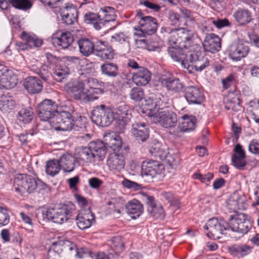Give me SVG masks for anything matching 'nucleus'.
<instances>
[{
    "mask_svg": "<svg viewBox=\"0 0 259 259\" xmlns=\"http://www.w3.org/2000/svg\"><path fill=\"white\" fill-rule=\"evenodd\" d=\"M167 31L169 35V41L178 47L168 48L169 55L189 70L190 67V65L188 64L189 52L200 48L195 34L191 30L182 27L172 30L168 28Z\"/></svg>",
    "mask_w": 259,
    "mask_h": 259,
    "instance_id": "nucleus-1",
    "label": "nucleus"
},
{
    "mask_svg": "<svg viewBox=\"0 0 259 259\" xmlns=\"http://www.w3.org/2000/svg\"><path fill=\"white\" fill-rule=\"evenodd\" d=\"M106 154L103 142L98 140L90 142L87 147L78 148L75 154V159L81 164H88L103 160Z\"/></svg>",
    "mask_w": 259,
    "mask_h": 259,
    "instance_id": "nucleus-2",
    "label": "nucleus"
},
{
    "mask_svg": "<svg viewBox=\"0 0 259 259\" xmlns=\"http://www.w3.org/2000/svg\"><path fill=\"white\" fill-rule=\"evenodd\" d=\"M75 210V205L69 202L60 204L55 208L51 207L43 210L41 212V215L44 220H47L62 224L71 219Z\"/></svg>",
    "mask_w": 259,
    "mask_h": 259,
    "instance_id": "nucleus-3",
    "label": "nucleus"
},
{
    "mask_svg": "<svg viewBox=\"0 0 259 259\" xmlns=\"http://www.w3.org/2000/svg\"><path fill=\"white\" fill-rule=\"evenodd\" d=\"M39 183L34 177L27 174H18L14 178L13 187L15 191L21 196L33 193Z\"/></svg>",
    "mask_w": 259,
    "mask_h": 259,
    "instance_id": "nucleus-4",
    "label": "nucleus"
},
{
    "mask_svg": "<svg viewBox=\"0 0 259 259\" xmlns=\"http://www.w3.org/2000/svg\"><path fill=\"white\" fill-rule=\"evenodd\" d=\"M114 119V112L109 106L105 104L97 105L92 112V121L100 126H107Z\"/></svg>",
    "mask_w": 259,
    "mask_h": 259,
    "instance_id": "nucleus-5",
    "label": "nucleus"
},
{
    "mask_svg": "<svg viewBox=\"0 0 259 259\" xmlns=\"http://www.w3.org/2000/svg\"><path fill=\"white\" fill-rule=\"evenodd\" d=\"M163 165L156 160L144 161L142 166L141 175L145 181L150 182L160 179L163 173Z\"/></svg>",
    "mask_w": 259,
    "mask_h": 259,
    "instance_id": "nucleus-6",
    "label": "nucleus"
},
{
    "mask_svg": "<svg viewBox=\"0 0 259 259\" xmlns=\"http://www.w3.org/2000/svg\"><path fill=\"white\" fill-rule=\"evenodd\" d=\"M58 105L54 101L50 99L44 100L37 107L38 116L44 121H48L52 125V119L56 117Z\"/></svg>",
    "mask_w": 259,
    "mask_h": 259,
    "instance_id": "nucleus-7",
    "label": "nucleus"
},
{
    "mask_svg": "<svg viewBox=\"0 0 259 259\" xmlns=\"http://www.w3.org/2000/svg\"><path fill=\"white\" fill-rule=\"evenodd\" d=\"M204 228L207 231L206 234L208 238L216 240L221 238L223 231L229 229V226L224 220L213 218L207 221Z\"/></svg>",
    "mask_w": 259,
    "mask_h": 259,
    "instance_id": "nucleus-8",
    "label": "nucleus"
},
{
    "mask_svg": "<svg viewBox=\"0 0 259 259\" xmlns=\"http://www.w3.org/2000/svg\"><path fill=\"white\" fill-rule=\"evenodd\" d=\"M65 91L69 96L77 101L83 102L85 99L84 83L79 80H72L64 85Z\"/></svg>",
    "mask_w": 259,
    "mask_h": 259,
    "instance_id": "nucleus-9",
    "label": "nucleus"
},
{
    "mask_svg": "<svg viewBox=\"0 0 259 259\" xmlns=\"http://www.w3.org/2000/svg\"><path fill=\"white\" fill-rule=\"evenodd\" d=\"M229 229L233 231L246 234L251 227V223L249 220L245 218L244 215L240 214L236 217L231 215L228 220Z\"/></svg>",
    "mask_w": 259,
    "mask_h": 259,
    "instance_id": "nucleus-10",
    "label": "nucleus"
},
{
    "mask_svg": "<svg viewBox=\"0 0 259 259\" xmlns=\"http://www.w3.org/2000/svg\"><path fill=\"white\" fill-rule=\"evenodd\" d=\"M139 24L141 27L135 34L140 36H146L154 34L157 28V21L155 18L151 16H146L140 20Z\"/></svg>",
    "mask_w": 259,
    "mask_h": 259,
    "instance_id": "nucleus-11",
    "label": "nucleus"
},
{
    "mask_svg": "<svg viewBox=\"0 0 259 259\" xmlns=\"http://www.w3.org/2000/svg\"><path fill=\"white\" fill-rule=\"evenodd\" d=\"M52 40L55 46L66 49L72 44L74 38L70 32L59 30L53 34Z\"/></svg>",
    "mask_w": 259,
    "mask_h": 259,
    "instance_id": "nucleus-12",
    "label": "nucleus"
},
{
    "mask_svg": "<svg viewBox=\"0 0 259 259\" xmlns=\"http://www.w3.org/2000/svg\"><path fill=\"white\" fill-rule=\"evenodd\" d=\"M188 64L194 63V67L197 71H201L209 65V60L204 56V54L200 51L189 52Z\"/></svg>",
    "mask_w": 259,
    "mask_h": 259,
    "instance_id": "nucleus-13",
    "label": "nucleus"
},
{
    "mask_svg": "<svg viewBox=\"0 0 259 259\" xmlns=\"http://www.w3.org/2000/svg\"><path fill=\"white\" fill-rule=\"evenodd\" d=\"M115 119L119 121V125H121L119 131L120 133H123L125 125L130 121L132 114L128 106L124 104L118 105L115 109Z\"/></svg>",
    "mask_w": 259,
    "mask_h": 259,
    "instance_id": "nucleus-14",
    "label": "nucleus"
},
{
    "mask_svg": "<svg viewBox=\"0 0 259 259\" xmlns=\"http://www.w3.org/2000/svg\"><path fill=\"white\" fill-rule=\"evenodd\" d=\"M249 52V47L245 43L239 40L230 46L229 56L233 60L238 61L245 57Z\"/></svg>",
    "mask_w": 259,
    "mask_h": 259,
    "instance_id": "nucleus-15",
    "label": "nucleus"
},
{
    "mask_svg": "<svg viewBox=\"0 0 259 259\" xmlns=\"http://www.w3.org/2000/svg\"><path fill=\"white\" fill-rule=\"evenodd\" d=\"M157 118L158 122L162 127L167 128L174 127L178 121L176 114L168 109L159 111Z\"/></svg>",
    "mask_w": 259,
    "mask_h": 259,
    "instance_id": "nucleus-16",
    "label": "nucleus"
},
{
    "mask_svg": "<svg viewBox=\"0 0 259 259\" xmlns=\"http://www.w3.org/2000/svg\"><path fill=\"white\" fill-rule=\"evenodd\" d=\"M74 117L70 116H56L52 119L51 126L57 131H68L72 130Z\"/></svg>",
    "mask_w": 259,
    "mask_h": 259,
    "instance_id": "nucleus-17",
    "label": "nucleus"
},
{
    "mask_svg": "<svg viewBox=\"0 0 259 259\" xmlns=\"http://www.w3.org/2000/svg\"><path fill=\"white\" fill-rule=\"evenodd\" d=\"M125 164L123 154L114 152L110 154L107 160L109 169L114 172H119L124 169Z\"/></svg>",
    "mask_w": 259,
    "mask_h": 259,
    "instance_id": "nucleus-18",
    "label": "nucleus"
},
{
    "mask_svg": "<svg viewBox=\"0 0 259 259\" xmlns=\"http://www.w3.org/2000/svg\"><path fill=\"white\" fill-rule=\"evenodd\" d=\"M95 219V215L90 209H84L75 217V222L77 227L83 230L90 227Z\"/></svg>",
    "mask_w": 259,
    "mask_h": 259,
    "instance_id": "nucleus-19",
    "label": "nucleus"
},
{
    "mask_svg": "<svg viewBox=\"0 0 259 259\" xmlns=\"http://www.w3.org/2000/svg\"><path fill=\"white\" fill-rule=\"evenodd\" d=\"M159 81L168 91L174 93L181 92L184 87L183 83L179 78L172 76H162L159 78Z\"/></svg>",
    "mask_w": 259,
    "mask_h": 259,
    "instance_id": "nucleus-20",
    "label": "nucleus"
},
{
    "mask_svg": "<svg viewBox=\"0 0 259 259\" xmlns=\"http://www.w3.org/2000/svg\"><path fill=\"white\" fill-rule=\"evenodd\" d=\"M185 98L189 104H200L204 100V96L198 88L188 86L184 90Z\"/></svg>",
    "mask_w": 259,
    "mask_h": 259,
    "instance_id": "nucleus-21",
    "label": "nucleus"
},
{
    "mask_svg": "<svg viewBox=\"0 0 259 259\" xmlns=\"http://www.w3.org/2000/svg\"><path fill=\"white\" fill-rule=\"evenodd\" d=\"M144 200L148 206L147 210L151 217L156 219H163L165 217V213L161 205L155 204L154 198L153 196L145 195Z\"/></svg>",
    "mask_w": 259,
    "mask_h": 259,
    "instance_id": "nucleus-22",
    "label": "nucleus"
},
{
    "mask_svg": "<svg viewBox=\"0 0 259 259\" xmlns=\"http://www.w3.org/2000/svg\"><path fill=\"white\" fill-rule=\"evenodd\" d=\"M96 52L95 55L101 60H112L114 58V50L108 43L105 41H98L96 42Z\"/></svg>",
    "mask_w": 259,
    "mask_h": 259,
    "instance_id": "nucleus-23",
    "label": "nucleus"
},
{
    "mask_svg": "<svg viewBox=\"0 0 259 259\" xmlns=\"http://www.w3.org/2000/svg\"><path fill=\"white\" fill-rule=\"evenodd\" d=\"M78 11L77 7L71 4H67L62 10V19L67 25L73 24L77 21Z\"/></svg>",
    "mask_w": 259,
    "mask_h": 259,
    "instance_id": "nucleus-24",
    "label": "nucleus"
},
{
    "mask_svg": "<svg viewBox=\"0 0 259 259\" xmlns=\"http://www.w3.org/2000/svg\"><path fill=\"white\" fill-rule=\"evenodd\" d=\"M131 132L139 142L146 141L149 136V131L145 123L135 122L133 124Z\"/></svg>",
    "mask_w": 259,
    "mask_h": 259,
    "instance_id": "nucleus-25",
    "label": "nucleus"
},
{
    "mask_svg": "<svg viewBox=\"0 0 259 259\" xmlns=\"http://www.w3.org/2000/svg\"><path fill=\"white\" fill-rule=\"evenodd\" d=\"M203 46L206 51L215 53L221 49V39L213 33L208 34L205 38Z\"/></svg>",
    "mask_w": 259,
    "mask_h": 259,
    "instance_id": "nucleus-26",
    "label": "nucleus"
},
{
    "mask_svg": "<svg viewBox=\"0 0 259 259\" xmlns=\"http://www.w3.org/2000/svg\"><path fill=\"white\" fill-rule=\"evenodd\" d=\"M21 38L24 42H19L17 43L21 50H26L34 47H39L42 44V40L38 39L35 36H31L23 32Z\"/></svg>",
    "mask_w": 259,
    "mask_h": 259,
    "instance_id": "nucleus-27",
    "label": "nucleus"
},
{
    "mask_svg": "<svg viewBox=\"0 0 259 259\" xmlns=\"http://www.w3.org/2000/svg\"><path fill=\"white\" fill-rule=\"evenodd\" d=\"M149 151L151 155L160 159L167 158V160L171 163V164H177L179 163V159L178 157L171 160V156L167 154V152L161 148V144L159 142L153 143L150 148Z\"/></svg>",
    "mask_w": 259,
    "mask_h": 259,
    "instance_id": "nucleus-28",
    "label": "nucleus"
},
{
    "mask_svg": "<svg viewBox=\"0 0 259 259\" xmlns=\"http://www.w3.org/2000/svg\"><path fill=\"white\" fill-rule=\"evenodd\" d=\"M151 72L146 68L141 67L132 74L133 82L138 85H145L151 79Z\"/></svg>",
    "mask_w": 259,
    "mask_h": 259,
    "instance_id": "nucleus-29",
    "label": "nucleus"
},
{
    "mask_svg": "<svg viewBox=\"0 0 259 259\" xmlns=\"http://www.w3.org/2000/svg\"><path fill=\"white\" fill-rule=\"evenodd\" d=\"M77 44L79 52L85 57H89L95 54L96 43L94 44L90 39L81 38L78 40Z\"/></svg>",
    "mask_w": 259,
    "mask_h": 259,
    "instance_id": "nucleus-30",
    "label": "nucleus"
},
{
    "mask_svg": "<svg viewBox=\"0 0 259 259\" xmlns=\"http://www.w3.org/2000/svg\"><path fill=\"white\" fill-rule=\"evenodd\" d=\"M104 138L105 142L103 143L105 145L106 149L109 147L115 152L121 148L122 141L119 136L114 133H109L106 134Z\"/></svg>",
    "mask_w": 259,
    "mask_h": 259,
    "instance_id": "nucleus-31",
    "label": "nucleus"
},
{
    "mask_svg": "<svg viewBox=\"0 0 259 259\" xmlns=\"http://www.w3.org/2000/svg\"><path fill=\"white\" fill-rule=\"evenodd\" d=\"M24 87L31 94H37L42 89V84L40 80L35 76H29L25 79Z\"/></svg>",
    "mask_w": 259,
    "mask_h": 259,
    "instance_id": "nucleus-32",
    "label": "nucleus"
},
{
    "mask_svg": "<svg viewBox=\"0 0 259 259\" xmlns=\"http://www.w3.org/2000/svg\"><path fill=\"white\" fill-rule=\"evenodd\" d=\"M126 209L128 214L132 215L131 218L135 219L142 214L143 207L139 201L134 199L126 204Z\"/></svg>",
    "mask_w": 259,
    "mask_h": 259,
    "instance_id": "nucleus-33",
    "label": "nucleus"
},
{
    "mask_svg": "<svg viewBox=\"0 0 259 259\" xmlns=\"http://www.w3.org/2000/svg\"><path fill=\"white\" fill-rule=\"evenodd\" d=\"M101 73L109 77H116L119 74L118 67L116 64L106 62L101 65Z\"/></svg>",
    "mask_w": 259,
    "mask_h": 259,
    "instance_id": "nucleus-34",
    "label": "nucleus"
},
{
    "mask_svg": "<svg viewBox=\"0 0 259 259\" xmlns=\"http://www.w3.org/2000/svg\"><path fill=\"white\" fill-rule=\"evenodd\" d=\"M195 126V117L185 115L180 119L178 127L181 132H186L193 130Z\"/></svg>",
    "mask_w": 259,
    "mask_h": 259,
    "instance_id": "nucleus-35",
    "label": "nucleus"
},
{
    "mask_svg": "<svg viewBox=\"0 0 259 259\" xmlns=\"http://www.w3.org/2000/svg\"><path fill=\"white\" fill-rule=\"evenodd\" d=\"M235 20L240 25H244L249 23L252 19L251 12L247 9H240L233 14Z\"/></svg>",
    "mask_w": 259,
    "mask_h": 259,
    "instance_id": "nucleus-36",
    "label": "nucleus"
},
{
    "mask_svg": "<svg viewBox=\"0 0 259 259\" xmlns=\"http://www.w3.org/2000/svg\"><path fill=\"white\" fill-rule=\"evenodd\" d=\"M30 70L37 74L44 81L47 82L49 80L51 73L47 65L42 64L40 67L36 65H32L30 67Z\"/></svg>",
    "mask_w": 259,
    "mask_h": 259,
    "instance_id": "nucleus-37",
    "label": "nucleus"
},
{
    "mask_svg": "<svg viewBox=\"0 0 259 259\" xmlns=\"http://www.w3.org/2000/svg\"><path fill=\"white\" fill-rule=\"evenodd\" d=\"M60 168H62L65 172H70L74 169L73 162L74 159L70 155L63 154L59 159Z\"/></svg>",
    "mask_w": 259,
    "mask_h": 259,
    "instance_id": "nucleus-38",
    "label": "nucleus"
},
{
    "mask_svg": "<svg viewBox=\"0 0 259 259\" xmlns=\"http://www.w3.org/2000/svg\"><path fill=\"white\" fill-rule=\"evenodd\" d=\"M100 18L104 22H109L115 20V10L113 7H104L99 12Z\"/></svg>",
    "mask_w": 259,
    "mask_h": 259,
    "instance_id": "nucleus-39",
    "label": "nucleus"
},
{
    "mask_svg": "<svg viewBox=\"0 0 259 259\" xmlns=\"http://www.w3.org/2000/svg\"><path fill=\"white\" fill-rule=\"evenodd\" d=\"M251 247L245 244L241 245H233L228 247L229 252L234 256H243L251 251Z\"/></svg>",
    "mask_w": 259,
    "mask_h": 259,
    "instance_id": "nucleus-40",
    "label": "nucleus"
},
{
    "mask_svg": "<svg viewBox=\"0 0 259 259\" xmlns=\"http://www.w3.org/2000/svg\"><path fill=\"white\" fill-rule=\"evenodd\" d=\"M9 2L13 7L23 11L30 10L33 6L30 0H10Z\"/></svg>",
    "mask_w": 259,
    "mask_h": 259,
    "instance_id": "nucleus-41",
    "label": "nucleus"
},
{
    "mask_svg": "<svg viewBox=\"0 0 259 259\" xmlns=\"http://www.w3.org/2000/svg\"><path fill=\"white\" fill-rule=\"evenodd\" d=\"M60 165L59 159H53L49 160L46 165V171L48 175L51 176H54L60 170Z\"/></svg>",
    "mask_w": 259,
    "mask_h": 259,
    "instance_id": "nucleus-42",
    "label": "nucleus"
},
{
    "mask_svg": "<svg viewBox=\"0 0 259 259\" xmlns=\"http://www.w3.org/2000/svg\"><path fill=\"white\" fill-rule=\"evenodd\" d=\"M103 93L104 90L101 88H91L87 92H85V96L86 97L85 99L83 100V102H91L97 100L99 98V96L103 94Z\"/></svg>",
    "mask_w": 259,
    "mask_h": 259,
    "instance_id": "nucleus-43",
    "label": "nucleus"
},
{
    "mask_svg": "<svg viewBox=\"0 0 259 259\" xmlns=\"http://www.w3.org/2000/svg\"><path fill=\"white\" fill-rule=\"evenodd\" d=\"M69 74V69L66 66H58L54 70L53 77L58 81L61 82Z\"/></svg>",
    "mask_w": 259,
    "mask_h": 259,
    "instance_id": "nucleus-44",
    "label": "nucleus"
},
{
    "mask_svg": "<svg viewBox=\"0 0 259 259\" xmlns=\"http://www.w3.org/2000/svg\"><path fill=\"white\" fill-rule=\"evenodd\" d=\"M15 105V102L11 97H4L0 100V109L4 112L12 110Z\"/></svg>",
    "mask_w": 259,
    "mask_h": 259,
    "instance_id": "nucleus-45",
    "label": "nucleus"
},
{
    "mask_svg": "<svg viewBox=\"0 0 259 259\" xmlns=\"http://www.w3.org/2000/svg\"><path fill=\"white\" fill-rule=\"evenodd\" d=\"M74 112V107L69 102L65 103L60 107L58 106V110L56 116H70Z\"/></svg>",
    "mask_w": 259,
    "mask_h": 259,
    "instance_id": "nucleus-46",
    "label": "nucleus"
},
{
    "mask_svg": "<svg viewBox=\"0 0 259 259\" xmlns=\"http://www.w3.org/2000/svg\"><path fill=\"white\" fill-rule=\"evenodd\" d=\"M33 112L31 109H22L18 113V119L24 123L29 122L33 118Z\"/></svg>",
    "mask_w": 259,
    "mask_h": 259,
    "instance_id": "nucleus-47",
    "label": "nucleus"
},
{
    "mask_svg": "<svg viewBox=\"0 0 259 259\" xmlns=\"http://www.w3.org/2000/svg\"><path fill=\"white\" fill-rule=\"evenodd\" d=\"M87 118L84 116H79L73 119V127L72 130L74 131H83L85 128Z\"/></svg>",
    "mask_w": 259,
    "mask_h": 259,
    "instance_id": "nucleus-48",
    "label": "nucleus"
},
{
    "mask_svg": "<svg viewBox=\"0 0 259 259\" xmlns=\"http://www.w3.org/2000/svg\"><path fill=\"white\" fill-rule=\"evenodd\" d=\"M225 108L228 110L230 109L234 111L240 110L241 108L240 99L238 97H234L232 99L228 100Z\"/></svg>",
    "mask_w": 259,
    "mask_h": 259,
    "instance_id": "nucleus-49",
    "label": "nucleus"
},
{
    "mask_svg": "<svg viewBox=\"0 0 259 259\" xmlns=\"http://www.w3.org/2000/svg\"><path fill=\"white\" fill-rule=\"evenodd\" d=\"M144 93L142 89L135 87L131 89L130 92L131 99L135 101H140L144 97Z\"/></svg>",
    "mask_w": 259,
    "mask_h": 259,
    "instance_id": "nucleus-50",
    "label": "nucleus"
},
{
    "mask_svg": "<svg viewBox=\"0 0 259 259\" xmlns=\"http://www.w3.org/2000/svg\"><path fill=\"white\" fill-rule=\"evenodd\" d=\"M10 222L8 210L0 206V227L7 225Z\"/></svg>",
    "mask_w": 259,
    "mask_h": 259,
    "instance_id": "nucleus-51",
    "label": "nucleus"
},
{
    "mask_svg": "<svg viewBox=\"0 0 259 259\" xmlns=\"http://www.w3.org/2000/svg\"><path fill=\"white\" fill-rule=\"evenodd\" d=\"M161 196L170 203L171 205L178 206L179 201L174 197L173 194L170 192L163 191L161 194Z\"/></svg>",
    "mask_w": 259,
    "mask_h": 259,
    "instance_id": "nucleus-52",
    "label": "nucleus"
},
{
    "mask_svg": "<svg viewBox=\"0 0 259 259\" xmlns=\"http://www.w3.org/2000/svg\"><path fill=\"white\" fill-rule=\"evenodd\" d=\"M70 250H72L75 249V256H77L79 258H82L90 253V250L85 247H78L74 244V246L70 247Z\"/></svg>",
    "mask_w": 259,
    "mask_h": 259,
    "instance_id": "nucleus-53",
    "label": "nucleus"
},
{
    "mask_svg": "<svg viewBox=\"0 0 259 259\" xmlns=\"http://www.w3.org/2000/svg\"><path fill=\"white\" fill-rule=\"evenodd\" d=\"M233 165L237 168L243 169L246 165L245 158L232 157Z\"/></svg>",
    "mask_w": 259,
    "mask_h": 259,
    "instance_id": "nucleus-54",
    "label": "nucleus"
},
{
    "mask_svg": "<svg viewBox=\"0 0 259 259\" xmlns=\"http://www.w3.org/2000/svg\"><path fill=\"white\" fill-rule=\"evenodd\" d=\"M84 21L87 23H93L95 21H98L100 18V15L94 13L88 12L84 16Z\"/></svg>",
    "mask_w": 259,
    "mask_h": 259,
    "instance_id": "nucleus-55",
    "label": "nucleus"
},
{
    "mask_svg": "<svg viewBox=\"0 0 259 259\" xmlns=\"http://www.w3.org/2000/svg\"><path fill=\"white\" fill-rule=\"evenodd\" d=\"M140 3L141 5H144L145 7L156 12L159 11L161 8L159 5L151 3L147 0H140Z\"/></svg>",
    "mask_w": 259,
    "mask_h": 259,
    "instance_id": "nucleus-56",
    "label": "nucleus"
},
{
    "mask_svg": "<svg viewBox=\"0 0 259 259\" xmlns=\"http://www.w3.org/2000/svg\"><path fill=\"white\" fill-rule=\"evenodd\" d=\"M211 21L212 23L219 29L230 25L229 20L226 18L224 19H217L216 20L211 19Z\"/></svg>",
    "mask_w": 259,
    "mask_h": 259,
    "instance_id": "nucleus-57",
    "label": "nucleus"
},
{
    "mask_svg": "<svg viewBox=\"0 0 259 259\" xmlns=\"http://www.w3.org/2000/svg\"><path fill=\"white\" fill-rule=\"evenodd\" d=\"M234 153L232 157L245 158V151L242 149V146L240 144H237L234 149Z\"/></svg>",
    "mask_w": 259,
    "mask_h": 259,
    "instance_id": "nucleus-58",
    "label": "nucleus"
},
{
    "mask_svg": "<svg viewBox=\"0 0 259 259\" xmlns=\"http://www.w3.org/2000/svg\"><path fill=\"white\" fill-rule=\"evenodd\" d=\"M249 151L253 154L259 153V139L253 140L251 141L249 145Z\"/></svg>",
    "mask_w": 259,
    "mask_h": 259,
    "instance_id": "nucleus-59",
    "label": "nucleus"
},
{
    "mask_svg": "<svg viewBox=\"0 0 259 259\" xmlns=\"http://www.w3.org/2000/svg\"><path fill=\"white\" fill-rule=\"evenodd\" d=\"M195 178L200 180L202 182L204 183L209 182L213 177L212 173L208 172L205 175H202L200 173H196L194 174Z\"/></svg>",
    "mask_w": 259,
    "mask_h": 259,
    "instance_id": "nucleus-60",
    "label": "nucleus"
},
{
    "mask_svg": "<svg viewBox=\"0 0 259 259\" xmlns=\"http://www.w3.org/2000/svg\"><path fill=\"white\" fill-rule=\"evenodd\" d=\"M113 204L114 205V211L118 213H120L121 210L123 209L124 201L123 200L120 199L119 202H116L115 199L112 200V201L110 202L108 204L110 205Z\"/></svg>",
    "mask_w": 259,
    "mask_h": 259,
    "instance_id": "nucleus-61",
    "label": "nucleus"
},
{
    "mask_svg": "<svg viewBox=\"0 0 259 259\" xmlns=\"http://www.w3.org/2000/svg\"><path fill=\"white\" fill-rule=\"evenodd\" d=\"M126 37L123 33H115L111 36V41L112 42L122 44L126 41Z\"/></svg>",
    "mask_w": 259,
    "mask_h": 259,
    "instance_id": "nucleus-62",
    "label": "nucleus"
},
{
    "mask_svg": "<svg viewBox=\"0 0 259 259\" xmlns=\"http://www.w3.org/2000/svg\"><path fill=\"white\" fill-rule=\"evenodd\" d=\"M168 18L171 24L176 25L179 24L180 17L178 14L170 11L168 14Z\"/></svg>",
    "mask_w": 259,
    "mask_h": 259,
    "instance_id": "nucleus-63",
    "label": "nucleus"
},
{
    "mask_svg": "<svg viewBox=\"0 0 259 259\" xmlns=\"http://www.w3.org/2000/svg\"><path fill=\"white\" fill-rule=\"evenodd\" d=\"M102 183L103 181L97 178L93 177L89 180V186L93 189H98Z\"/></svg>",
    "mask_w": 259,
    "mask_h": 259,
    "instance_id": "nucleus-64",
    "label": "nucleus"
}]
</instances>
